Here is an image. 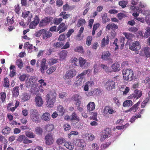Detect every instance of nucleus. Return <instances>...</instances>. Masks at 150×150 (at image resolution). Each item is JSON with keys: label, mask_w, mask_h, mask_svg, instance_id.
I'll return each mask as SVG.
<instances>
[{"label": "nucleus", "mask_w": 150, "mask_h": 150, "mask_svg": "<svg viewBox=\"0 0 150 150\" xmlns=\"http://www.w3.org/2000/svg\"><path fill=\"white\" fill-rule=\"evenodd\" d=\"M57 94L54 90L50 91L45 97V100L47 106L50 108L53 107L54 104L56 101Z\"/></svg>", "instance_id": "f257e3e1"}, {"label": "nucleus", "mask_w": 150, "mask_h": 150, "mask_svg": "<svg viewBox=\"0 0 150 150\" xmlns=\"http://www.w3.org/2000/svg\"><path fill=\"white\" fill-rule=\"evenodd\" d=\"M16 65L20 69H21L23 66V62L21 59H18L16 62Z\"/></svg>", "instance_id": "e433bc0d"}, {"label": "nucleus", "mask_w": 150, "mask_h": 150, "mask_svg": "<svg viewBox=\"0 0 150 150\" xmlns=\"http://www.w3.org/2000/svg\"><path fill=\"white\" fill-rule=\"evenodd\" d=\"M39 33H41L42 38L44 40H47L49 38L52 36V35L50 31H47L44 29L40 30Z\"/></svg>", "instance_id": "0eeeda50"}, {"label": "nucleus", "mask_w": 150, "mask_h": 150, "mask_svg": "<svg viewBox=\"0 0 150 150\" xmlns=\"http://www.w3.org/2000/svg\"><path fill=\"white\" fill-rule=\"evenodd\" d=\"M51 20L50 18L49 17L45 18L41 20L39 24V26L42 27L47 26L50 23Z\"/></svg>", "instance_id": "9d476101"}, {"label": "nucleus", "mask_w": 150, "mask_h": 150, "mask_svg": "<svg viewBox=\"0 0 150 150\" xmlns=\"http://www.w3.org/2000/svg\"><path fill=\"white\" fill-rule=\"evenodd\" d=\"M76 71L75 69L69 70L66 71L63 78L65 80L71 79L76 75Z\"/></svg>", "instance_id": "423d86ee"}, {"label": "nucleus", "mask_w": 150, "mask_h": 150, "mask_svg": "<svg viewBox=\"0 0 150 150\" xmlns=\"http://www.w3.org/2000/svg\"><path fill=\"white\" fill-rule=\"evenodd\" d=\"M35 101L36 105L38 107H41L43 104V101L41 97L37 95L35 99Z\"/></svg>", "instance_id": "ddd939ff"}, {"label": "nucleus", "mask_w": 150, "mask_h": 150, "mask_svg": "<svg viewBox=\"0 0 150 150\" xmlns=\"http://www.w3.org/2000/svg\"><path fill=\"white\" fill-rule=\"evenodd\" d=\"M87 70H85L81 74H79L77 77L79 78L76 81V84L78 85H80L83 82L84 79V76L87 73Z\"/></svg>", "instance_id": "6e6552de"}, {"label": "nucleus", "mask_w": 150, "mask_h": 150, "mask_svg": "<svg viewBox=\"0 0 150 150\" xmlns=\"http://www.w3.org/2000/svg\"><path fill=\"white\" fill-rule=\"evenodd\" d=\"M123 34L125 35L126 38L128 40H130L131 39L132 36V34L131 33H124Z\"/></svg>", "instance_id": "680f3d73"}, {"label": "nucleus", "mask_w": 150, "mask_h": 150, "mask_svg": "<svg viewBox=\"0 0 150 150\" xmlns=\"http://www.w3.org/2000/svg\"><path fill=\"white\" fill-rule=\"evenodd\" d=\"M120 65L117 62H115L112 64L111 66L112 69L115 71H117L120 70Z\"/></svg>", "instance_id": "cd10ccee"}, {"label": "nucleus", "mask_w": 150, "mask_h": 150, "mask_svg": "<svg viewBox=\"0 0 150 150\" xmlns=\"http://www.w3.org/2000/svg\"><path fill=\"white\" fill-rule=\"evenodd\" d=\"M143 82L145 84H147L148 86H150V78H149V77H146L144 80H143Z\"/></svg>", "instance_id": "4d7b16f0"}, {"label": "nucleus", "mask_w": 150, "mask_h": 150, "mask_svg": "<svg viewBox=\"0 0 150 150\" xmlns=\"http://www.w3.org/2000/svg\"><path fill=\"white\" fill-rule=\"evenodd\" d=\"M18 86H15L13 88L12 91V96L15 98L17 97L19 95Z\"/></svg>", "instance_id": "4be33fe9"}, {"label": "nucleus", "mask_w": 150, "mask_h": 150, "mask_svg": "<svg viewBox=\"0 0 150 150\" xmlns=\"http://www.w3.org/2000/svg\"><path fill=\"white\" fill-rule=\"evenodd\" d=\"M59 16H60L62 17V18L63 19H66L70 17L71 14L69 13L66 14V12L62 11L60 13Z\"/></svg>", "instance_id": "c756f323"}, {"label": "nucleus", "mask_w": 150, "mask_h": 150, "mask_svg": "<svg viewBox=\"0 0 150 150\" xmlns=\"http://www.w3.org/2000/svg\"><path fill=\"white\" fill-rule=\"evenodd\" d=\"M46 59L44 58L42 59L41 62L40 70L42 74L44 73L45 70L47 68V66L46 65Z\"/></svg>", "instance_id": "f8f14e48"}, {"label": "nucleus", "mask_w": 150, "mask_h": 150, "mask_svg": "<svg viewBox=\"0 0 150 150\" xmlns=\"http://www.w3.org/2000/svg\"><path fill=\"white\" fill-rule=\"evenodd\" d=\"M23 102L27 101L30 99V96L29 94L26 93H23L20 96Z\"/></svg>", "instance_id": "a211bd4d"}, {"label": "nucleus", "mask_w": 150, "mask_h": 150, "mask_svg": "<svg viewBox=\"0 0 150 150\" xmlns=\"http://www.w3.org/2000/svg\"><path fill=\"white\" fill-rule=\"evenodd\" d=\"M111 143L110 142H109L102 144L101 146V148L105 149L107 148L111 144Z\"/></svg>", "instance_id": "5fc2aeb1"}, {"label": "nucleus", "mask_w": 150, "mask_h": 150, "mask_svg": "<svg viewBox=\"0 0 150 150\" xmlns=\"http://www.w3.org/2000/svg\"><path fill=\"white\" fill-rule=\"evenodd\" d=\"M149 97L147 98L146 99L144 100L142 103L141 107L142 108H144L145 105H146V104L149 102Z\"/></svg>", "instance_id": "864d4df0"}, {"label": "nucleus", "mask_w": 150, "mask_h": 150, "mask_svg": "<svg viewBox=\"0 0 150 150\" xmlns=\"http://www.w3.org/2000/svg\"><path fill=\"white\" fill-rule=\"evenodd\" d=\"M78 134L79 133L78 132L72 131L68 134V136L69 137V138H70L72 135H78Z\"/></svg>", "instance_id": "6e6d98bb"}, {"label": "nucleus", "mask_w": 150, "mask_h": 150, "mask_svg": "<svg viewBox=\"0 0 150 150\" xmlns=\"http://www.w3.org/2000/svg\"><path fill=\"white\" fill-rule=\"evenodd\" d=\"M86 137H88V139L90 141H93L95 138V137L91 134H88Z\"/></svg>", "instance_id": "bf43d9fd"}, {"label": "nucleus", "mask_w": 150, "mask_h": 150, "mask_svg": "<svg viewBox=\"0 0 150 150\" xmlns=\"http://www.w3.org/2000/svg\"><path fill=\"white\" fill-rule=\"evenodd\" d=\"M6 98V93L4 92L0 93V99L2 102H4Z\"/></svg>", "instance_id": "de8ad7c7"}, {"label": "nucleus", "mask_w": 150, "mask_h": 150, "mask_svg": "<svg viewBox=\"0 0 150 150\" xmlns=\"http://www.w3.org/2000/svg\"><path fill=\"white\" fill-rule=\"evenodd\" d=\"M92 38L91 36H88L86 38V43L88 46L90 45L91 44Z\"/></svg>", "instance_id": "09e8293b"}, {"label": "nucleus", "mask_w": 150, "mask_h": 150, "mask_svg": "<svg viewBox=\"0 0 150 150\" xmlns=\"http://www.w3.org/2000/svg\"><path fill=\"white\" fill-rule=\"evenodd\" d=\"M64 146L67 149L70 150H73L74 148V145L70 142H66L64 144Z\"/></svg>", "instance_id": "7c9ffc66"}, {"label": "nucleus", "mask_w": 150, "mask_h": 150, "mask_svg": "<svg viewBox=\"0 0 150 150\" xmlns=\"http://www.w3.org/2000/svg\"><path fill=\"white\" fill-rule=\"evenodd\" d=\"M54 125L52 124H48L46 125L44 129L46 132H52L54 129Z\"/></svg>", "instance_id": "2eb2a0df"}, {"label": "nucleus", "mask_w": 150, "mask_h": 150, "mask_svg": "<svg viewBox=\"0 0 150 150\" xmlns=\"http://www.w3.org/2000/svg\"><path fill=\"white\" fill-rule=\"evenodd\" d=\"M62 21V18H54L53 19V22L54 24L57 25L60 24Z\"/></svg>", "instance_id": "a19ab883"}, {"label": "nucleus", "mask_w": 150, "mask_h": 150, "mask_svg": "<svg viewBox=\"0 0 150 150\" xmlns=\"http://www.w3.org/2000/svg\"><path fill=\"white\" fill-rule=\"evenodd\" d=\"M119 90L120 91L123 92V95H126L130 90L129 87L124 86L120 87L119 88Z\"/></svg>", "instance_id": "5701e85b"}, {"label": "nucleus", "mask_w": 150, "mask_h": 150, "mask_svg": "<svg viewBox=\"0 0 150 150\" xmlns=\"http://www.w3.org/2000/svg\"><path fill=\"white\" fill-rule=\"evenodd\" d=\"M118 27L117 25L115 24L114 23H110L108 24L106 27V30H110L111 29H112V30H115L117 29Z\"/></svg>", "instance_id": "f3484780"}, {"label": "nucleus", "mask_w": 150, "mask_h": 150, "mask_svg": "<svg viewBox=\"0 0 150 150\" xmlns=\"http://www.w3.org/2000/svg\"><path fill=\"white\" fill-rule=\"evenodd\" d=\"M38 80V77L36 76H31L29 79L28 82L27 81V86H30L33 85Z\"/></svg>", "instance_id": "4468645a"}, {"label": "nucleus", "mask_w": 150, "mask_h": 150, "mask_svg": "<svg viewBox=\"0 0 150 150\" xmlns=\"http://www.w3.org/2000/svg\"><path fill=\"white\" fill-rule=\"evenodd\" d=\"M132 105V102L130 100H127L125 101L123 103V106L124 107H129Z\"/></svg>", "instance_id": "4c0bfd02"}, {"label": "nucleus", "mask_w": 150, "mask_h": 150, "mask_svg": "<svg viewBox=\"0 0 150 150\" xmlns=\"http://www.w3.org/2000/svg\"><path fill=\"white\" fill-rule=\"evenodd\" d=\"M63 8L64 11H66L69 10H71L74 8V7L70 6L68 4H66L63 6Z\"/></svg>", "instance_id": "37998d69"}, {"label": "nucleus", "mask_w": 150, "mask_h": 150, "mask_svg": "<svg viewBox=\"0 0 150 150\" xmlns=\"http://www.w3.org/2000/svg\"><path fill=\"white\" fill-rule=\"evenodd\" d=\"M67 53L68 52L66 50H64L60 51L59 53L60 60H62L64 59L67 56Z\"/></svg>", "instance_id": "6ab92c4d"}, {"label": "nucleus", "mask_w": 150, "mask_h": 150, "mask_svg": "<svg viewBox=\"0 0 150 150\" xmlns=\"http://www.w3.org/2000/svg\"><path fill=\"white\" fill-rule=\"evenodd\" d=\"M10 84L8 79L7 77L4 79V86L5 87L8 88Z\"/></svg>", "instance_id": "a18cd8bd"}, {"label": "nucleus", "mask_w": 150, "mask_h": 150, "mask_svg": "<svg viewBox=\"0 0 150 150\" xmlns=\"http://www.w3.org/2000/svg\"><path fill=\"white\" fill-rule=\"evenodd\" d=\"M86 23V21L84 19L81 18L79 19L77 23L76 26L78 27H80L81 26H83Z\"/></svg>", "instance_id": "2f4dec72"}, {"label": "nucleus", "mask_w": 150, "mask_h": 150, "mask_svg": "<svg viewBox=\"0 0 150 150\" xmlns=\"http://www.w3.org/2000/svg\"><path fill=\"white\" fill-rule=\"evenodd\" d=\"M26 136L29 138H33L35 137V135L31 131H28L25 133Z\"/></svg>", "instance_id": "ea45409f"}, {"label": "nucleus", "mask_w": 150, "mask_h": 150, "mask_svg": "<svg viewBox=\"0 0 150 150\" xmlns=\"http://www.w3.org/2000/svg\"><path fill=\"white\" fill-rule=\"evenodd\" d=\"M29 113L30 120L36 123H38L40 122V115L37 110L31 109L30 110Z\"/></svg>", "instance_id": "7ed1b4c3"}, {"label": "nucleus", "mask_w": 150, "mask_h": 150, "mask_svg": "<svg viewBox=\"0 0 150 150\" xmlns=\"http://www.w3.org/2000/svg\"><path fill=\"white\" fill-rule=\"evenodd\" d=\"M65 39V36L64 34H61L58 38V40L59 41H64Z\"/></svg>", "instance_id": "774afa93"}, {"label": "nucleus", "mask_w": 150, "mask_h": 150, "mask_svg": "<svg viewBox=\"0 0 150 150\" xmlns=\"http://www.w3.org/2000/svg\"><path fill=\"white\" fill-rule=\"evenodd\" d=\"M112 41H113V42H112L113 44L115 45L116 46V47H115V50H116L118 49V45L117 44L118 40L117 38H116L114 40H113Z\"/></svg>", "instance_id": "e2e57ef3"}, {"label": "nucleus", "mask_w": 150, "mask_h": 150, "mask_svg": "<svg viewBox=\"0 0 150 150\" xmlns=\"http://www.w3.org/2000/svg\"><path fill=\"white\" fill-rule=\"evenodd\" d=\"M74 51L76 52L81 53H83L84 52L83 48L81 46L76 47L74 49Z\"/></svg>", "instance_id": "603ef678"}, {"label": "nucleus", "mask_w": 150, "mask_h": 150, "mask_svg": "<svg viewBox=\"0 0 150 150\" xmlns=\"http://www.w3.org/2000/svg\"><path fill=\"white\" fill-rule=\"evenodd\" d=\"M149 36H150V28H148L145 33L144 37L146 38H147Z\"/></svg>", "instance_id": "052dcab7"}, {"label": "nucleus", "mask_w": 150, "mask_h": 150, "mask_svg": "<svg viewBox=\"0 0 150 150\" xmlns=\"http://www.w3.org/2000/svg\"><path fill=\"white\" fill-rule=\"evenodd\" d=\"M16 67L14 65H11L10 67V72L9 76L11 77H13L16 74Z\"/></svg>", "instance_id": "b1692460"}, {"label": "nucleus", "mask_w": 150, "mask_h": 150, "mask_svg": "<svg viewBox=\"0 0 150 150\" xmlns=\"http://www.w3.org/2000/svg\"><path fill=\"white\" fill-rule=\"evenodd\" d=\"M141 46L138 41H134L129 45V49L131 50L135 51L136 53H139V50L141 49Z\"/></svg>", "instance_id": "20e7f679"}, {"label": "nucleus", "mask_w": 150, "mask_h": 150, "mask_svg": "<svg viewBox=\"0 0 150 150\" xmlns=\"http://www.w3.org/2000/svg\"><path fill=\"white\" fill-rule=\"evenodd\" d=\"M87 110L88 112L93 110L95 108V105L94 102H89L87 106Z\"/></svg>", "instance_id": "412c9836"}, {"label": "nucleus", "mask_w": 150, "mask_h": 150, "mask_svg": "<svg viewBox=\"0 0 150 150\" xmlns=\"http://www.w3.org/2000/svg\"><path fill=\"white\" fill-rule=\"evenodd\" d=\"M74 143L76 145L82 148L85 145V143L82 139H76L74 141Z\"/></svg>", "instance_id": "dca6fc26"}, {"label": "nucleus", "mask_w": 150, "mask_h": 150, "mask_svg": "<svg viewBox=\"0 0 150 150\" xmlns=\"http://www.w3.org/2000/svg\"><path fill=\"white\" fill-rule=\"evenodd\" d=\"M74 30L73 29H70L69 30L66 34L68 38H69L71 35L74 32Z\"/></svg>", "instance_id": "338daca9"}, {"label": "nucleus", "mask_w": 150, "mask_h": 150, "mask_svg": "<svg viewBox=\"0 0 150 150\" xmlns=\"http://www.w3.org/2000/svg\"><path fill=\"white\" fill-rule=\"evenodd\" d=\"M119 4L122 8L126 7L127 4L126 2L125 1H120L119 2Z\"/></svg>", "instance_id": "0e129e2a"}, {"label": "nucleus", "mask_w": 150, "mask_h": 150, "mask_svg": "<svg viewBox=\"0 0 150 150\" xmlns=\"http://www.w3.org/2000/svg\"><path fill=\"white\" fill-rule=\"evenodd\" d=\"M57 67L55 66H52L47 70L46 73L48 74H50L54 72L56 69Z\"/></svg>", "instance_id": "c9c22d12"}, {"label": "nucleus", "mask_w": 150, "mask_h": 150, "mask_svg": "<svg viewBox=\"0 0 150 150\" xmlns=\"http://www.w3.org/2000/svg\"><path fill=\"white\" fill-rule=\"evenodd\" d=\"M57 110L59 113V114L62 116L65 113V110L64 107L61 105H59L57 108Z\"/></svg>", "instance_id": "c85d7f7f"}, {"label": "nucleus", "mask_w": 150, "mask_h": 150, "mask_svg": "<svg viewBox=\"0 0 150 150\" xmlns=\"http://www.w3.org/2000/svg\"><path fill=\"white\" fill-rule=\"evenodd\" d=\"M37 25V24L35 22L32 21L30 23L29 25V27L30 29H35Z\"/></svg>", "instance_id": "13d9d810"}, {"label": "nucleus", "mask_w": 150, "mask_h": 150, "mask_svg": "<svg viewBox=\"0 0 150 150\" xmlns=\"http://www.w3.org/2000/svg\"><path fill=\"white\" fill-rule=\"evenodd\" d=\"M64 127L65 131H68L70 130L71 127L70 125L68 124H65L64 125Z\"/></svg>", "instance_id": "69168bd1"}, {"label": "nucleus", "mask_w": 150, "mask_h": 150, "mask_svg": "<svg viewBox=\"0 0 150 150\" xmlns=\"http://www.w3.org/2000/svg\"><path fill=\"white\" fill-rule=\"evenodd\" d=\"M14 7V11L18 14L19 15L21 12L20 11V6L19 4L18 3L16 5H15Z\"/></svg>", "instance_id": "49530a36"}, {"label": "nucleus", "mask_w": 150, "mask_h": 150, "mask_svg": "<svg viewBox=\"0 0 150 150\" xmlns=\"http://www.w3.org/2000/svg\"><path fill=\"white\" fill-rule=\"evenodd\" d=\"M50 118V114L47 112H46L43 114L42 115V119L45 121H48Z\"/></svg>", "instance_id": "473e14b6"}, {"label": "nucleus", "mask_w": 150, "mask_h": 150, "mask_svg": "<svg viewBox=\"0 0 150 150\" xmlns=\"http://www.w3.org/2000/svg\"><path fill=\"white\" fill-rule=\"evenodd\" d=\"M68 28L67 25L63 23H61L58 25L57 28V31H59V33L60 34L64 32Z\"/></svg>", "instance_id": "9b49d317"}, {"label": "nucleus", "mask_w": 150, "mask_h": 150, "mask_svg": "<svg viewBox=\"0 0 150 150\" xmlns=\"http://www.w3.org/2000/svg\"><path fill=\"white\" fill-rule=\"evenodd\" d=\"M65 139L63 137H60L57 139L56 141L57 144L59 145H62L63 143H65Z\"/></svg>", "instance_id": "f704fd0d"}, {"label": "nucleus", "mask_w": 150, "mask_h": 150, "mask_svg": "<svg viewBox=\"0 0 150 150\" xmlns=\"http://www.w3.org/2000/svg\"><path fill=\"white\" fill-rule=\"evenodd\" d=\"M106 89L108 90H111L115 88V82L112 80H108L105 84Z\"/></svg>", "instance_id": "1a4fd4ad"}, {"label": "nucleus", "mask_w": 150, "mask_h": 150, "mask_svg": "<svg viewBox=\"0 0 150 150\" xmlns=\"http://www.w3.org/2000/svg\"><path fill=\"white\" fill-rule=\"evenodd\" d=\"M124 79L127 81H131L134 79L133 72L131 69H124L122 71Z\"/></svg>", "instance_id": "f03ea898"}, {"label": "nucleus", "mask_w": 150, "mask_h": 150, "mask_svg": "<svg viewBox=\"0 0 150 150\" xmlns=\"http://www.w3.org/2000/svg\"><path fill=\"white\" fill-rule=\"evenodd\" d=\"M79 60L80 67H83L86 62V60L82 57L79 58Z\"/></svg>", "instance_id": "c03bdc74"}, {"label": "nucleus", "mask_w": 150, "mask_h": 150, "mask_svg": "<svg viewBox=\"0 0 150 150\" xmlns=\"http://www.w3.org/2000/svg\"><path fill=\"white\" fill-rule=\"evenodd\" d=\"M11 131L10 128L7 126H6L3 128L1 132L4 135H7L9 134Z\"/></svg>", "instance_id": "393cba45"}, {"label": "nucleus", "mask_w": 150, "mask_h": 150, "mask_svg": "<svg viewBox=\"0 0 150 150\" xmlns=\"http://www.w3.org/2000/svg\"><path fill=\"white\" fill-rule=\"evenodd\" d=\"M144 52L146 56L149 57L150 56V48L148 47H146L144 49Z\"/></svg>", "instance_id": "79ce46f5"}, {"label": "nucleus", "mask_w": 150, "mask_h": 150, "mask_svg": "<svg viewBox=\"0 0 150 150\" xmlns=\"http://www.w3.org/2000/svg\"><path fill=\"white\" fill-rule=\"evenodd\" d=\"M70 120L72 121L73 120L79 121L80 120V118L77 115L76 113L75 112H73L71 115V118Z\"/></svg>", "instance_id": "72a5a7b5"}, {"label": "nucleus", "mask_w": 150, "mask_h": 150, "mask_svg": "<svg viewBox=\"0 0 150 150\" xmlns=\"http://www.w3.org/2000/svg\"><path fill=\"white\" fill-rule=\"evenodd\" d=\"M35 131L36 134L38 135L41 134L42 132V129L40 127H37L35 129Z\"/></svg>", "instance_id": "3c124183"}, {"label": "nucleus", "mask_w": 150, "mask_h": 150, "mask_svg": "<svg viewBox=\"0 0 150 150\" xmlns=\"http://www.w3.org/2000/svg\"><path fill=\"white\" fill-rule=\"evenodd\" d=\"M111 130L110 128H106L104 130L103 133L104 134L106 135L107 137H110L111 132Z\"/></svg>", "instance_id": "58836bf2"}, {"label": "nucleus", "mask_w": 150, "mask_h": 150, "mask_svg": "<svg viewBox=\"0 0 150 150\" xmlns=\"http://www.w3.org/2000/svg\"><path fill=\"white\" fill-rule=\"evenodd\" d=\"M111 54L109 51H106L101 56V58L103 60H109Z\"/></svg>", "instance_id": "aec40b11"}, {"label": "nucleus", "mask_w": 150, "mask_h": 150, "mask_svg": "<svg viewBox=\"0 0 150 150\" xmlns=\"http://www.w3.org/2000/svg\"><path fill=\"white\" fill-rule=\"evenodd\" d=\"M64 44L61 42H58L54 43L53 45V46L56 48H59L62 47Z\"/></svg>", "instance_id": "8fccbe9b"}, {"label": "nucleus", "mask_w": 150, "mask_h": 150, "mask_svg": "<svg viewBox=\"0 0 150 150\" xmlns=\"http://www.w3.org/2000/svg\"><path fill=\"white\" fill-rule=\"evenodd\" d=\"M133 93L135 95L134 97L136 99H138L142 95V92L138 89H136L134 91Z\"/></svg>", "instance_id": "a878e982"}, {"label": "nucleus", "mask_w": 150, "mask_h": 150, "mask_svg": "<svg viewBox=\"0 0 150 150\" xmlns=\"http://www.w3.org/2000/svg\"><path fill=\"white\" fill-rule=\"evenodd\" d=\"M52 133L47 134L45 137V144L47 145H51L54 142V137Z\"/></svg>", "instance_id": "39448f33"}, {"label": "nucleus", "mask_w": 150, "mask_h": 150, "mask_svg": "<svg viewBox=\"0 0 150 150\" xmlns=\"http://www.w3.org/2000/svg\"><path fill=\"white\" fill-rule=\"evenodd\" d=\"M103 21V23H105L107 22H108L110 21V19L107 16V14L104 13L101 16Z\"/></svg>", "instance_id": "bb28decb"}]
</instances>
